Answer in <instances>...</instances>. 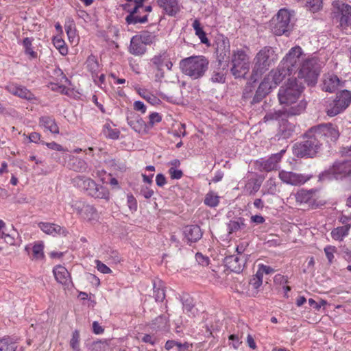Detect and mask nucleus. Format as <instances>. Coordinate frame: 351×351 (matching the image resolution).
<instances>
[{"label":"nucleus","instance_id":"19","mask_svg":"<svg viewBox=\"0 0 351 351\" xmlns=\"http://www.w3.org/2000/svg\"><path fill=\"white\" fill-rule=\"evenodd\" d=\"M316 190L300 189L295 194V199L300 204H306L308 206H313L315 204L317 198Z\"/></svg>","mask_w":351,"mask_h":351},{"label":"nucleus","instance_id":"26","mask_svg":"<svg viewBox=\"0 0 351 351\" xmlns=\"http://www.w3.org/2000/svg\"><path fill=\"white\" fill-rule=\"evenodd\" d=\"M285 152V150L282 149L279 153L273 154L268 159L263 161L261 163L263 169L266 171L276 169L278 166V162L280 161L282 154Z\"/></svg>","mask_w":351,"mask_h":351},{"label":"nucleus","instance_id":"37","mask_svg":"<svg viewBox=\"0 0 351 351\" xmlns=\"http://www.w3.org/2000/svg\"><path fill=\"white\" fill-rule=\"evenodd\" d=\"M103 133L106 137L113 140L118 139L120 134V132L117 129L112 128L110 124L108 123L104 124Z\"/></svg>","mask_w":351,"mask_h":351},{"label":"nucleus","instance_id":"23","mask_svg":"<svg viewBox=\"0 0 351 351\" xmlns=\"http://www.w3.org/2000/svg\"><path fill=\"white\" fill-rule=\"evenodd\" d=\"M184 234L189 242L195 243L202 237V232L199 226L197 225L186 226L184 228Z\"/></svg>","mask_w":351,"mask_h":351},{"label":"nucleus","instance_id":"14","mask_svg":"<svg viewBox=\"0 0 351 351\" xmlns=\"http://www.w3.org/2000/svg\"><path fill=\"white\" fill-rule=\"evenodd\" d=\"M145 0H134V6L130 12V14H128L125 17V22L128 25H136L137 23H145L148 21V15L144 14L139 16L143 8V3Z\"/></svg>","mask_w":351,"mask_h":351},{"label":"nucleus","instance_id":"41","mask_svg":"<svg viewBox=\"0 0 351 351\" xmlns=\"http://www.w3.org/2000/svg\"><path fill=\"white\" fill-rule=\"evenodd\" d=\"M54 47L59 51V52L65 56L68 53V48L65 45L64 41L58 36H55L53 39Z\"/></svg>","mask_w":351,"mask_h":351},{"label":"nucleus","instance_id":"54","mask_svg":"<svg viewBox=\"0 0 351 351\" xmlns=\"http://www.w3.org/2000/svg\"><path fill=\"white\" fill-rule=\"evenodd\" d=\"M127 203L129 208L132 211H136L137 210V202L133 195H128Z\"/></svg>","mask_w":351,"mask_h":351},{"label":"nucleus","instance_id":"53","mask_svg":"<svg viewBox=\"0 0 351 351\" xmlns=\"http://www.w3.org/2000/svg\"><path fill=\"white\" fill-rule=\"evenodd\" d=\"M43 144H45L48 148L56 150L58 152H67L68 149L66 148L63 147L61 145L58 144L56 142H51V143H45L42 142Z\"/></svg>","mask_w":351,"mask_h":351},{"label":"nucleus","instance_id":"15","mask_svg":"<svg viewBox=\"0 0 351 351\" xmlns=\"http://www.w3.org/2000/svg\"><path fill=\"white\" fill-rule=\"evenodd\" d=\"M5 90L10 94L34 102L36 100V96L25 86L15 83H10L5 86Z\"/></svg>","mask_w":351,"mask_h":351},{"label":"nucleus","instance_id":"11","mask_svg":"<svg viewBox=\"0 0 351 351\" xmlns=\"http://www.w3.org/2000/svg\"><path fill=\"white\" fill-rule=\"evenodd\" d=\"M292 14L287 9H280L276 17L271 22V28L273 33L277 36H281L289 32L292 27Z\"/></svg>","mask_w":351,"mask_h":351},{"label":"nucleus","instance_id":"4","mask_svg":"<svg viewBox=\"0 0 351 351\" xmlns=\"http://www.w3.org/2000/svg\"><path fill=\"white\" fill-rule=\"evenodd\" d=\"M322 145L320 139H318L312 130L309 129L305 133L303 141L294 145L293 152L298 157L312 158L319 152Z\"/></svg>","mask_w":351,"mask_h":351},{"label":"nucleus","instance_id":"60","mask_svg":"<svg viewBox=\"0 0 351 351\" xmlns=\"http://www.w3.org/2000/svg\"><path fill=\"white\" fill-rule=\"evenodd\" d=\"M195 258L198 263L202 265H208V258L203 256L201 253H197L195 254Z\"/></svg>","mask_w":351,"mask_h":351},{"label":"nucleus","instance_id":"39","mask_svg":"<svg viewBox=\"0 0 351 351\" xmlns=\"http://www.w3.org/2000/svg\"><path fill=\"white\" fill-rule=\"evenodd\" d=\"M263 284V277L260 271H256V273L252 276L249 282V285L252 289L256 291V293H257V290Z\"/></svg>","mask_w":351,"mask_h":351},{"label":"nucleus","instance_id":"55","mask_svg":"<svg viewBox=\"0 0 351 351\" xmlns=\"http://www.w3.org/2000/svg\"><path fill=\"white\" fill-rule=\"evenodd\" d=\"M64 27L69 38L75 36V32L73 21L66 23L64 25Z\"/></svg>","mask_w":351,"mask_h":351},{"label":"nucleus","instance_id":"22","mask_svg":"<svg viewBox=\"0 0 351 351\" xmlns=\"http://www.w3.org/2000/svg\"><path fill=\"white\" fill-rule=\"evenodd\" d=\"M38 227L46 234L56 236L57 234H62L66 236L67 231L60 226L47 222H40Z\"/></svg>","mask_w":351,"mask_h":351},{"label":"nucleus","instance_id":"10","mask_svg":"<svg viewBox=\"0 0 351 351\" xmlns=\"http://www.w3.org/2000/svg\"><path fill=\"white\" fill-rule=\"evenodd\" d=\"M351 104V91L343 90L337 93L335 98L326 107V113L335 117L343 112Z\"/></svg>","mask_w":351,"mask_h":351},{"label":"nucleus","instance_id":"56","mask_svg":"<svg viewBox=\"0 0 351 351\" xmlns=\"http://www.w3.org/2000/svg\"><path fill=\"white\" fill-rule=\"evenodd\" d=\"M335 247L332 246H326L324 248L326 256L330 263L332 262V260L334 258V253L335 252Z\"/></svg>","mask_w":351,"mask_h":351},{"label":"nucleus","instance_id":"44","mask_svg":"<svg viewBox=\"0 0 351 351\" xmlns=\"http://www.w3.org/2000/svg\"><path fill=\"white\" fill-rule=\"evenodd\" d=\"M226 71L224 69H221L219 67L217 70H214L211 80L213 82L223 83L225 82Z\"/></svg>","mask_w":351,"mask_h":351},{"label":"nucleus","instance_id":"31","mask_svg":"<svg viewBox=\"0 0 351 351\" xmlns=\"http://www.w3.org/2000/svg\"><path fill=\"white\" fill-rule=\"evenodd\" d=\"M169 317L166 315H160L152 320L150 327L154 330H163L168 326Z\"/></svg>","mask_w":351,"mask_h":351},{"label":"nucleus","instance_id":"18","mask_svg":"<svg viewBox=\"0 0 351 351\" xmlns=\"http://www.w3.org/2000/svg\"><path fill=\"white\" fill-rule=\"evenodd\" d=\"M344 82L339 77L333 73H328L324 75L322 89L325 92L334 93L339 88L343 87Z\"/></svg>","mask_w":351,"mask_h":351},{"label":"nucleus","instance_id":"49","mask_svg":"<svg viewBox=\"0 0 351 351\" xmlns=\"http://www.w3.org/2000/svg\"><path fill=\"white\" fill-rule=\"evenodd\" d=\"M80 332L77 330L73 331L70 341V346L76 351L80 350Z\"/></svg>","mask_w":351,"mask_h":351},{"label":"nucleus","instance_id":"52","mask_svg":"<svg viewBox=\"0 0 351 351\" xmlns=\"http://www.w3.org/2000/svg\"><path fill=\"white\" fill-rule=\"evenodd\" d=\"M274 82H273V80H271L270 77L269 76V75L267 74L263 79V80L261 82V83L260 84V85H264L265 86H263L264 88H265V89L270 92V90L274 88H276V85H274Z\"/></svg>","mask_w":351,"mask_h":351},{"label":"nucleus","instance_id":"28","mask_svg":"<svg viewBox=\"0 0 351 351\" xmlns=\"http://www.w3.org/2000/svg\"><path fill=\"white\" fill-rule=\"evenodd\" d=\"M68 167L70 169L77 172H86L88 167L87 162L84 160L73 156L70 157Z\"/></svg>","mask_w":351,"mask_h":351},{"label":"nucleus","instance_id":"27","mask_svg":"<svg viewBox=\"0 0 351 351\" xmlns=\"http://www.w3.org/2000/svg\"><path fill=\"white\" fill-rule=\"evenodd\" d=\"M245 220L243 217H236L230 220L228 223V230L229 234L243 231L247 232L249 228L245 223Z\"/></svg>","mask_w":351,"mask_h":351},{"label":"nucleus","instance_id":"2","mask_svg":"<svg viewBox=\"0 0 351 351\" xmlns=\"http://www.w3.org/2000/svg\"><path fill=\"white\" fill-rule=\"evenodd\" d=\"M302 50L300 47L291 48L276 69H272L269 73L271 80L276 86L287 75H291L300 64V56Z\"/></svg>","mask_w":351,"mask_h":351},{"label":"nucleus","instance_id":"24","mask_svg":"<svg viewBox=\"0 0 351 351\" xmlns=\"http://www.w3.org/2000/svg\"><path fill=\"white\" fill-rule=\"evenodd\" d=\"M128 123L136 132L145 131V123L142 118L135 112H130L127 116Z\"/></svg>","mask_w":351,"mask_h":351},{"label":"nucleus","instance_id":"5","mask_svg":"<svg viewBox=\"0 0 351 351\" xmlns=\"http://www.w3.org/2000/svg\"><path fill=\"white\" fill-rule=\"evenodd\" d=\"M346 158L335 161L328 169L326 173L336 180H345L351 186V146L343 148Z\"/></svg>","mask_w":351,"mask_h":351},{"label":"nucleus","instance_id":"3","mask_svg":"<svg viewBox=\"0 0 351 351\" xmlns=\"http://www.w3.org/2000/svg\"><path fill=\"white\" fill-rule=\"evenodd\" d=\"M277 55L271 47L265 46L254 56L251 80L255 82L277 60Z\"/></svg>","mask_w":351,"mask_h":351},{"label":"nucleus","instance_id":"25","mask_svg":"<svg viewBox=\"0 0 351 351\" xmlns=\"http://www.w3.org/2000/svg\"><path fill=\"white\" fill-rule=\"evenodd\" d=\"M53 273L58 282L66 286H69L71 283L70 274L64 267L56 266L53 269Z\"/></svg>","mask_w":351,"mask_h":351},{"label":"nucleus","instance_id":"17","mask_svg":"<svg viewBox=\"0 0 351 351\" xmlns=\"http://www.w3.org/2000/svg\"><path fill=\"white\" fill-rule=\"evenodd\" d=\"M247 258L244 254L226 256L224 258L225 265L232 271L240 273L246 263Z\"/></svg>","mask_w":351,"mask_h":351},{"label":"nucleus","instance_id":"40","mask_svg":"<svg viewBox=\"0 0 351 351\" xmlns=\"http://www.w3.org/2000/svg\"><path fill=\"white\" fill-rule=\"evenodd\" d=\"M32 41L33 38H25L23 41V45L25 47V53L29 56L30 58H36L37 57V53L35 52L32 47Z\"/></svg>","mask_w":351,"mask_h":351},{"label":"nucleus","instance_id":"30","mask_svg":"<svg viewBox=\"0 0 351 351\" xmlns=\"http://www.w3.org/2000/svg\"><path fill=\"white\" fill-rule=\"evenodd\" d=\"M129 51L133 55L139 56L145 52L146 48L138 38H137V36H134L131 39Z\"/></svg>","mask_w":351,"mask_h":351},{"label":"nucleus","instance_id":"1","mask_svg":"<svg viewBox=\"0 0 351 351\" xmlns=\"http://www.w3.org/2000/svg\"><path fill=\"white\" fill-rule=\"evenodd\" d=\"M304 86L296 79H289L287 82L279 89L278 97L280 104L285 105L287 116H295L302 113L306 108V103L298 101Z\"/></svg>","mask_w":351,"mask_h":351},{"label":"nucleus","instance_id":"45","mask_svg":"<svg viewBox=\"0 0 351 351\" xmlns=\"http://www.w3.org/2000/svg\"><path fill=\"white\" fill-rule=\"evenodd\" d=\"M86 67L93 74L97 73L99 70V64L95 56H90L86 60Z\"/></svg>","mask_w":351,"mask_h":351},{"label":"nucleus","instance_id":"7","mask_svg":"<svg viewBox=\"0 0 351 351\" xmlns=\"http://www.w3.org/2000/svg\"><path fill=\"white\" fill-rule=\"evenodd\" d=\"M73 182L75 185L84 190L88 195L93 197L104 199L107 201L110 199L108 189L104 186L97 184L89 178L77 176L73 179Z\"/></svg>","mask_w":351,"mask_h":351},{"label":"nucleus","instance_id":"57","mask_svg":"<svg viewBox=\"0 0 351 351\" xmlns=\"http://www.w3.org/2000/svg\"><path fill=\"white\" fill-rule=\"evenodd\" d=\"M257 271H260L261 273L262 277H263V274H270L274 272V269L270 266L265 265H259L258 269Z\"/></svg>","mask_w":351,"mask_h":351},{"label":"nucleus","instance_id":"33","mask_svg":"<svg viewBox=\"0 0 351 351\" xmlns=\"http://www.w3.org/2000/svg\"><path fill=\"white\" fill-rule=\"evenodd\" d=\"M262 182L258 179H250L245 185L244 190L250 195H254L258 191Z\"/></svg>","mask_w":351,"mask_h":351},{"label":"nucleus","instance_id":"63","mask_svg":"<svg viewBox=\"0 0 351 351\" xmlns=\"http://www.w3.org/2000/svg\"><path fill=\"white\" fill-rule=\"evenodd\" d=\"M141 194L145 198L149 199L154 195V191L147 186L142 187Z\"/></svg>","mask_w":351,"mask_h":351},{"label":"nucleus","instance_id":"48","mask_svg":"<svg viewBox=\"0 0 351 351\" xmlns=\"http://www.w3.org/2000/svg\"><path fill=\"white\" fill-rule=\"evenodd\" d=\"M295 125L287 123L283 126H280L281 136L284 138H289L294 132Z\"/></svg>","mask_w":351,"mask_h":351},{"label":"nucleus","instance_id":"8","mask_svg":"<svg viewBox=\"0 0 351 351\" xmlns=\"http://www.w3.org/2000/svg\"><path fill=\"white\" fill-rule=\"evenodd\" d=\"M231 73L235 78H245L250 68V57L243 49L232 51L231 59Z\"/></svg>","mask_w":351,"mask_h":351},{"label":"nucleus","instance_id":"20","mask_svg":"<svg viewBox=\"0 0 351 351\" xmlns=\"http://www.w3.org/2000/svg\"><path fill=\"white\" fill-rule=\"evenodd\" d=\"M156 3L164 13L170 16H176L180 11L178 0H156Z\"/></svg>","mask_w":351,"mask_h":351},{"label":"nucleus","instance_id":"36","mask_svg":"<svg viewBox=\"0 0 351 351\" xmlns=\"http://www.w3.org/2000/svg\"><path fill=\"white\" fill-rule=\"evenodd\" d=\"M349 230L348 226L337 227L332 230V237L335 240L341 241L348 234Z\"/></svg>","mask_w":351,"mask_h":351},{"label":"nucleus","instance_id":"9","mask_svg":"<svg viewBox=\"0 0 351 351\" xmlns=\"http://www.w3.org/2000/svg\"><path fill=\"white\" fill-rule=\"evenodd\" d=\"M320 69L321 64L318 58H308L300 65L298 77L304 79L308 85L313 86L317 82Z\"/></svg>","mask_w":351,"mask_h":351},{"label":"nucleus","instance_id":"13","mask_svg":"<svg viewBox=\"0 0 351 351\" xmlns=\"http://www.w3.org/2000/svg\"><path fill=\"white\" fill-rule=\"evenodd\" d=\"M318 139L326 142H335L339 137L340 132L337 125L331 123H322L311 128Z\"/></svg>","mask_w":351,"mask_h":351},{"label":"nucleus","instance_id":"21","mask_svg":"<svg viewBox=\"0 0 351 351\" xmlns=\"http://www.w3.org/2000/svg\"><path fill=\"white\" fill-rule=\"evenodd\" d=\"M152 63L158 71H162L163 66H166L168 70H171L172 62L170 61L167 51H160L155 55L151 60Z\"/></svg>","mask_w":351,"mask_h":351},{"label":"nucleus","instance_id":"32","mask_svg":"<svg viewBox=\"0 0 351 351\" xmlns=\"http://www.w3.org/2000/svg\"><path fill=\"white\" fill-rule=\"evenodd\" d=\"M16 339L5 337L0 339V351H15L16 350Z\"/></svg>","mask_w":351,"mask_h":351},{"label":"nucleus","instance_id":"38","mask_svg":"<svg viewBox=\"0 0 351 351\" xmlns=\"http://www.w3.org/2000/svg\"><path fill=\"white\" fill-rule=\"evenodd\" d=\"M219 196L213 191H210L206 195L204 204L210 207H215L219 203Z\"/></svg>","mask_w":351,"mask_h":351},{"label":"nucleus","instance_id":"42","mask_svg":"<svg viewBox=\"0 0 351 351\" xmlns=\"http://www.w3.org/2000/svg\"><path fill=\"white\" fill-rule=\"evenodd\" d=\"M263 86H265L259 85V86L258 87L256 93L251 101L252 104L259 103L269 93Z\"/></svg>","mask_w":351,"mask_h":351},{"label":"nucleus","instance_id":"34","mask_svg":"<svg viewBox=\"0 0 351 351\" xmlns=\"http://www.w3.org/2000/svg\"><path fill=\"white\" fill-rule=\"evenodd\" d=\"M82 217L88 221L96 220L98 218V213L93 206L86 204L83 206Z\"/></svg>","mask_w":351,"mask_h":351},{"label":"nucleus","instance_id":"61","mask_svg":"<svg viewBox=\"0 0 351 351\" xmlns=\"http://www.w3.org/2000/svg\"><path fill=\"white\" fill-rule=\"evenodd\" d=\"M308 304L311 306L313 307L316 310H319L322 306H324L326 304V302L321 300L319 303L315 302L313 299L310 298L308 300Z\"/></svg>","mask_w":351,"mask_h":351},{"label":"nucleus","instance_id":"12","mask_svg":"<svg viewBox=\"0 0 351 351\" xmlns=\"http://www.w3.org/2000/svg\"><path fill=\"white\" fill-rule=\"evenodd\" d=\"M334 19L339 22L343 30H347L351 26V5L342 0L332 3Z\"/></svg>","mask_w":351,"mask_h":351},{"label":"nucleus","instance_id":"6","mask_svg":"<svg viewBox=\"0 0 351 351\" xmlns=\"http://www.w3.org/2000/svg\"><path fill=\"white\" fill-rule=\"evenodd\" d=\"M180 67L184 74L196 80L204 75L208 67V61L204 56H191L182 60Z\"/></svg>","mask_w":351,"mask_h":351},{"label":"nucleus","instance_id":"51","mask_svg":"<svg viewBox=\"0 0 351 351\" xmlns=\"http://www.w3.org/2000/svg\"><path fill=\"white\" fill-rule=\"evenodd\" d=\"M154 297L156 302H162L165 298V291L160 288H156L154 284Z\"/></svg>","mask_w":351,"mask_h":351},{"label":"nucleus","instance_id":"64","mask_svg":"<svg viewBox=\"0 0 351 351\" xmlns=\"http://www.w3.org/2000/svg\"><path fill=\"white\" fill-rule=\"evenodd\" d=\"M134 109L137 111H140L142 113H145L146 112V107L145 104L141 101H136L134 103Z\"/></svg>","mask_w":351,"mask_h":351},{"label":"nucleus","instance_id":"62","mask_svg":"<svg viewBox=\"0 0 351 351\" xmlns=\"http://www.w3.org/2000/svg\"><path fill=\"white\" fill-rule=\"evenodd\" d=\"M149 123L153 125L155 123H159L162 120L161 116L157 112H153L149 114Z\"/></svg>","mask_w":351,"mask_h":351},{"label":"nucleus","instance_id":"16","mask_svg":"<svg viewBox=\"0 0 351 351\" xmlns=\"http://www.w3.org/2000/svg\"><path fill=\"white\" fill-rule=\"evenodd\" d=\"M278 176L282 182L293 186L303 184L310 179L303 174L283 170L279 172Z\"/></svg>","mask_w":351,"mask_h":351},{"label":"nucleus","instance_id":"29","mask_svg":"<svg viewBox=\"0 0 351 351\" xmlns=\"http://www.w3.org/2000/svg\"><path fill=\"white\" fill-rule=\"evenodd\" d=\"M39 124L52 134H59V127L55 119L49 116H43L39 119Z\"/></svg>","mask_w":351,"mask_h":351},{"label":"nucleus","instance_id":"59","mask_svg":"<svg viewBox=\"0 0 351 351\" xmlns=\"http://www.w3.org/2000/svg\"><path fill=\"white\" fill-rule=\"evenodd\" d=\"M176 345L178 351H189L190 348H192L193 347L192 344H190L187 342L182 343L180 342L177 341V344Z\"/></svg>","mask_w":351,"mask_h":351},{"label":"nucleus","instance_id":"50","mask_svg":"<svg viewBox=\"0 0 351 351\" xmlns=\"http://www.w3.org/2000/svg\"><path fill=\"white\" fill-rule=\"evenodd\" d=\"M139 95L145 99L147 101L150 103L152 105L156 104L159 102V99L157 97L154 95L147 92L146 90H142L139 92Z\"/></svg>","mask_w":351,"mask_h":351},{"label":"nucleus","instance_id":"46","mask_svg":"<svg viewBox=\"0 0 351 351\" xmlns=\"http://www.w3.org/2000/svg\"><path fill=\"white\" fill-rule=\"evenodd\" d=\"M44 245L42 243H36L32 247L33 258L43 259L44 258Z\"/></svg>","mask_w":351,"mask_h":351},{"label":"nucleus","instance_id":"43","mask_svg":"<svg viewBox=\"0 0 351 351\" xmlns=\"http://www.w3.org/2000/svg\"><path fill=\"white\" fill-rule=\"evenodd\" d=\"M287 116V114L285 112V108H284L283 110H277L274 112H270L265 114L264 117V120L265 122L273 121V120H278L280 118Z\"/></svg>","mask_w":351,"mask_h":351},{"label":"nucleus","instance_id":"35","mask_svg":"<svg viewBox=\"0 0 351 351\" xmlns=\"http://www.w3.org/2000/svg\"><path fill=\"white\" fill-rule=\"evenodd\" d=\"M193 27L195 29V35L198 36L201 42L204 44H208V39L206 37V33L201 27V23L198 19H195L193 21Z\"/></svg>","mask_w":351,"mask_h":351},{"label":"nucleus","instance_id":"47","mask_svg":"<svg viewBox=\"0 0 351 351\" xmlns=\"http://www.w3.org/2000/svg\"><path fill=\"white\" fill-rule=\"evenodd\" d=\"M137 38L144 45H150L154 40V36L149 32H143L139 36H137Z\"/></svg>","mask_w":351,"mask_h":351},{"label":"nucleus","instance_id":"58","mask_svg":"<svg viewBox=\"0 0 351 351\" xmlns=\"http://www.w3.org/2000/svg\"><path fill=\"white\" fill-rule=\"evenodd\" d=\"M96 263H97V268L98 271H99L100 272H101L103 274H109L111 272L110 269L108 267H107L105 264L101 263V261H96Z\"/></svg>","mask_w":351,"mask_h":351}]
</instances>
